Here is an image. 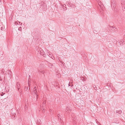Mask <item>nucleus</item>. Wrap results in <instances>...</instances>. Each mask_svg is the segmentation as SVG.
Segmentation results:
<instances>
[{"label":"nucleus","instance_id":"obj_5","mask_svg":"<svg viewBox=\"0 0 125 125\" xmlns=\"http://www.w3.org/2000/svg\"><path fill=\"white\" fill-rule=\"evenodd\" d=\"M116 6V2L113 1V0L111 2V7H114Z\"/></svg>","mask_w":125,"mask_h":125},{"label":"nucleus","instance_id":"obj_2","mask_svg":"<svg viewBox=\"0 0 125 125\" xmlns=\"http://www.w3.org/2000/svg\"><path fill=\"white\" fill-rule=\"evenodd\" d=\"M38 52L41 55L43 56H44V55H45L44 52L41 49V50H40V49Z\"/></svg>","mask_w":125,"mask_h":125},{"label":"nucleus","instance_id":"obj_27","mask_svg":"<svg viewBox=\"0 0 125 125\" xmlns=\"http://www.w3.org/2000/svg\"><path fill=\"white\" fill-rule=\"evenodd\" d=\"M74 119H75V118H74V119H73V120H74Z\"/></svg>","mask_w":125,"mask_h":125},{"label":"nucleus","instance_id":"obj_17","mask_svg":"<svg viewBox=\"0 0 125 125\" xmlns=\"http://www.w3.org/2000/svg\"><path fill=\"white\" fill-rule=\"evenodd\" d=\"M21 30H22L21 27H20L18 28V30L19 31H21Z\"/></svg>","mask_w":125,"mask_h":125},{"label":"nucleus","instance_id":"obj_28","mask_svg":"<svg viewBox=\"0 0 125 125\" xmlns=\"http://www.w3.org/2000/svg\"><path fill=\"white\" fill-rule=\"evenodd\" d=\"M1 30H3L2 29H3V28H1Z\"/></svg>","mask_w":125,"mask_h":125},{"label":"nucleus","instance_id":"obj_7","mask_svg":"<svg viewBox=\"0 0 125 125\" xmlns=\"http://www.w3.org/2000/svg\"><path fill=\"white\" fill-rule=\"evenodd\" d=\"M48 54L50 57L53 59V57L52 56V54L51 53L49 52L48 53Z\"/></svg>","mask_w":125,"mask_h":125},{"label":"nucleus","instance_id":"obj_9","mask_svg":"<svg viewBox=\"0 0 125 125\" xmlns=\"http://www.w3.org/2000/svg\"><path fill=\"white\" fill-rule=\"evenodd\" d=\"M68 110H69L70 111L72 110V109L70 108V107L69 106H68L67 107L66 109L65 110L66 111V112H67Z\"/></svg>","mask_w":125,"mask_h":125},{"label":"nucleus","instance_id":"obj_4","mask_svg":"<svg viewBox=\"0 0 125 125\" xmlns=\"http://www.w3.org/2000/svg\"><path fill=\"white\" fill-rule=\"evenodd\" d=\"M20 84L19 83L17 82V84H16L17 87L18 88V90L20 92V94H21V92L20 91H19V90L20 89Z\"/></svg>","mask_w":125,"mask_h":125},{"label":"nucleus","instance_id":"obj_13","mask_svg":"<svg viewBox=\"0 0 125 125\" xmlns=\"http://www.w3.org/2000/svg\"><path fill=\"white\" fill-rule=\"evenodd\" d=\"M125 39L122 40L120 41V42L122 43V45L124 44V43H123L124 42H125Z\"/></svg>","mask_w":125,"mask_h":125},{"label":"nucleus","instance_id":"obj_8","mask_svg":"<svg viewBox=\"0 0 125 125\" xmlns=\"http://www.w3.org/2000/svg\"><path fill=\"white\" fill-rule=\"evenodd\" d=\"M122 113V111L121 110H117L116 111V113L118 114H121Z\"/></svg>","mask_w":125,"mask_h":125},{"label":"nucleus","instance_id":"obj_1","mask_svg":"<svg viewBox=\"0 0 125 125\" xmlns=\"http://www.w3.org/2000/svg\"><path fill=\"white\" fill-rule=\"evenodd\" d=\"M110 31L111 32H114L116 31L117 29L115 26H110Z\"/></svg>","mask_w":125,"mask_h":125},{"label":"nucleus","instance_id":"obj_3","mask_svg":"<svg viewBox=\"0 0 125 125\" xmlns=\"http://www.w3.org/2000/svg\"><path fill=\"white\" fill-rule=\"evenodd\" d=\"M96 1L98 2V5L100 7H102L103 6V5L101 1H100L99 0H96Z\"/></svg>","mask_w":125,"mask_h":125},{"label":"nucleus","instance_id":"obj_26","mask_svg":"<svg viewBox=\"0 0 125 125\" xmlns=\"http://www.w3.org/2000/svg\"><path fill=\"white\" fill-rule=\"evenodd\" d=\"M0 95H1V96H3V95L2 94H0Z\"/></svg>","mask_w":125,"mask_h":125},{"label":"nucleus","instance_id":"obj_15","mask_svg":"<svg viewBox=\"0 0 125 125\" xmlns=\"http://www.w3.org/2000/svg\"><path fill=\"white\" fill-rule=\"evenodd\" d=\"M22 24V23L20 22H19V21H17V24H18V25H21V24Z\"/></svg>","mask_w":125,"mask_h":125},{"label":"nucleus","instance_id":"obj_30","mask_svg":"<svg viewBox=\"0 0 125 125\" xmlns=\"http://www.w3.org/2000/svg\"><path fill=\"white\" fill-rule=\"evenodd\" d=\"M29 77H30V75H29Z\"/></svg>","mask_w":125,"mask_h":125},{"label":"nucleus","instance_id":"obj_20","mask_svg":"<svg viewBox=\"0 0 125 125\" xmlns=\"http://www.w3.org/2000/svg\"><path fill=\"white\" fill-rule=\"evenodd\" d=\"M36 98H38V95L37 94V95H36Z\"/></svg>","mask_w":125,"mask_h":125},{"label":"nucleus","instance_id":"obj_18","mask_svg":"<svg viewBox=\"0 0 125 125\" xmlns=\"http://www.w3.org/2000/svg\"><path fill=\"white\" fill-rule=\"evenodd\" d=\"M28 89V87H25V90H26V91Z\"/></svg>","mask_w":125,"mask_h":125},{"label":"nucleus","instance_id":"obj_23","mask_svg":"<svg viewBox=\"0 0 125 125\" xmlns=\"http://www.w3.org/2000/svg\"><path fill=\"white\" fill-rule=\"evenodd\" d=\"M65 10H66L67 9V8L66 7H65Z\"/></svg>","mask_w":125,"mask_h":125},{"label":"nucleus","instance_id":"obj_22","mask_svg":"<svg viewBox=\"0 0 125 125\" xmlns=\"http://www.w3.org/2000/svg\"><path fill=\"white\" fill-rule=\"evenodd\" d=\"M121 42L120 43V42H119L118 43H117V44L121 45Z\"/></svg>","mask_w":125,"mask_h":125},{"label":"nucleus","instance_id":"obj_12","mask_svg":"<svg viewBox=\"0 0 125 125\" xmlns=\"http://www.w3.org/2000/svg\"><path fill=\"white\" fill-rule=\"evenodd\" d=\"M68 85L69 86L72 87L73 86V84H72V82H70L69 83V84H68Z\"/></svg>","mask_w":125,"mask_h":125},{"label":"nucleus","instance_id":"obj_31","mask_svg":"<svg viewBox=\"0 0 125 125\" xmlns=\"http://www.w3.org/2000/svg\"><path fill=\"white\" fill-rule=\"evenodd\" d=\"M52 111V110H51V112Z\"/></svg>","mask_w":125,"mask_h":125},{"label":"nucleus","instance_id":"obj_11","mask_svg":"<svg viewBox=\"0 0 125 125\" xmlns=\"http://www.w3.org/2000/svg\"><path fill=\"white\" fill-rule=\"evenodd\" d=\"M11 73H11V72L10 70L9 71H8V74L10 75L9 76L10 77L11 76Z\"/></svg>","mask_w":125,"mask_h":125},{"label":"nucleus","instance_id":"obj_19","mask_svg":"<svg viewBox=\"0 0 125 125\" xmlns=\"http://www.w3.org/2000/svg\"><path fill=\"white\" fill-rule=\"evenodd\" d=\"M4 70L3 69H2L1 70V72L2 73H4Z\"/></svg>","mask_w":125,"mask_h":125},{"label":"nucleus","instance_id":"obj_16","mask_svg":"<svg viewBox=\"0 0 125 125\" xmlns=\"http://www.w3.org/2000/svg\"><path fill=\"white\" fill-rule=\"evenodd\" d=\"M46 103V101H43V105H45Z\"/></svg>","mask_w":125,"mask_h":125},{"label":"nucleus","instance_id":"obj_14","mask_svg":"<svg viewBox=\"0 0 125 125\" xmlns=\"http://www.w3.org/2000/svg\"><path fill=\"white\" fill-rule=\"evenodd\" d=\"M60 114H58L57 116L58 117L59 120H61V117H60Z\"/></svg>","mask_w":125,"mask_h":125},{"label":"nucleus","instance_id":"obj_24","mask_svg":"<svg viewBox=\"0 0 125 125\" xmlns=\"http://www.w3.org/2000/svg\"><path fill=\"white\" fill-rule=\"evenodd\" d=\"M17 21L15 22V24H17Z\"/></svg>","mask_w":125,"mask_h":125},{"label":"nucleus","instance_id":"obj_21","mask_svg":"<svg viewBox=\"0 0 125 125\" xmlns=\"http://www.w3.org/2000/svg\"><path fill=\"white\" fill-rule=\"evenodd\" d=\"M45 111V110L44 109V108H43V112H44Z\"/></svg>","mask_w":125,"mask_h":125},{"label":"nucleus","instance_id":"obj_32","mask_svg":"<svg viewBox=\"0 0 125 125\" xmlns=\"http://www.w3.org/2000/svg\"><path fill=\"white\" fill-rule=\"evenodd\" d=\"M1 78V76H0V78Z\"/></svg>","mask_w":125,"mask_h":125},{"label":"nucleus","instance_id":"obj_6","mask_svg":"<svg viewBox=\"0 0 125 125\" xmlns=\"http://www.w3.org/2000/svg\"><path fill=\"white\" fill-rule=\"evenodd\" d=\"M33 92L34 93H34H35L36 95H37V89L36 88V87L35 86L33 88Z\"/></svg>","mask_w":125,"mask_h":125},{"label":"nucleus","instance_id":"obj_10","mask_svg":"<svg viewBox=\"0 0 125 125\" xmlns=\"http://www.w3.org/2000/svg\"><path fill=\"white\" fill-rule=\"evenodd\" d=\"M122 6V7H124V9H125V2H123L121 3Z\"/></svg>","mask_w":125,"mask_h":125},{"label":"nucleus","instance_id":"obj_25","mask_svg":"<svg viewBox=\"0 0 125 125\" xmlns=\"http://www.w3.org/2000/svg\"><path fill=\"white\" fill-rule=\"evenodd\" d=\"M52 65H51L50 66H51L52 67Z\"/></svg>","mask_w":125,"mask_h":125},{"label":"nucleus","instance_id":"obj_29","mask_svg":"<svg viewBox=\"0 0 125 125\" xmlns=\"http://www.w3.org/2000/svg\"><path fill=\"white\" fill-rule=\"evenodd\" d=\"M41 72L40 71H39V73H40V72Z\"/></svg>","mask_w":125,"mask_h":125}]
</instances>
